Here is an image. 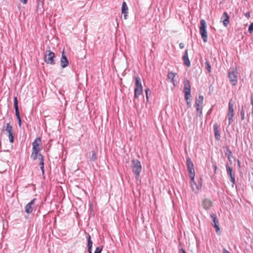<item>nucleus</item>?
Here are the masks:
<instances>
[{
    "label": "nucleus",
    "instance_id": "4c0bfd02",
    "mask_svg": "<svg viewBox=\"0 0 253 253\" xmlns=\"http://www.w3.org/2000/svg\"><path fill=\"white\" fill-rule=\"evenodd\" d=\"M187 101V105L188 107H190L191 106V104L190 101H188V99Z\"/></svg>",
    "mask_w": 253,
    "mask_h": 253
},
{
    "label": "nucleus",
    "instance_id": "c03bdc74",
    "mask_svg": "<svg viewBox=\"0 0 253 253\" xmlns=\"http://www.w3.org/2000/svg\"><path fill=\"white\" fill-rule=\"evenodd\" d=\"M38 0V1H40V0Z\"/></svg>",
    "mask_w": 253,
    "mask_h": 253
},
{
    "label": "nucleus",
    "instance_id": "412c9836",
    "mask_svg": "<svg viewBox=\"0 0 253 253\" xmlns=\"http://www.w3.org/2000/svg\"><path fill=\"white\" fill-rule=\"evenodd\" d=\"M128 7L127 4L125 1H124L122 3V13L124 14L125 19H126L127 14L128 13Z\"/></svg>",
    "mask_w": 253,
    "mask_h": 253
},
{
    "label": "nucleus",
    "instance_id": "4468645a",
    "mask_svg": "<svg viewBox=\"0 0 253 253\" xmlns=\"http://www.w3.org/2000/svg\"><path fill=\"white\" fill-rule=\"evenodd\" d=\"M211 217L212 218V221L214 223L213 227L216 229V232L217 233L219 231L220 228L218 224V221L216 218V215L214 213L211 214Z\"/></svg>",
    "mask_w": 253,
    "mask_h": 253
},
{
    "label": "nucleus",
    "instance_id": "79ce46f5",
    "mask_svg": "<svg viewBox=\"0 0 253 253\" xmlns=\"http://www.w3.org/2000/svg\"><path fill=\"white\" fill-rule=\"evenodd\" d=\"M212 167H213V169H214V171L215 172L216 169H217V166L215 165H213Z\"/></svg>",
    "mask_w": 253,
    "mask_h": 253
},
{
    "label": "nucleus",
    "instance_id": "0eeeda50",
    "mask_svg": "<svg viewBox=\"0 0 253 253\" xmlns=\"http://www.w3.org/2000/svg\"><path fill=\"white\" fill-rule=\"evenodd\" d=\"M184 92L185 93V99L187 100L191 95V85L188 80L184 81Z\"/></svg>",
    "mask_w": 253,
    "mask_h": 253
},
{
    "label": "nucleus",
    "instance_id": "c756f323",
    "mask_svg": "<svg viewBox=\"0 0 253 253\" xmlns=\"http://www.w3.org/2000/svg\"><path fill=\"white\" fill-rule=\"evenodd\" d=\"M8 138L9 139V141L11 143H13L14 141V135L13 132L8 133Z\"/></svg>",
    "mask_w": 253,
    "mask_h": 253
},
{
    "label": "nucleus",
    "instance_id": "aec40b11",
    "mask_svg": "<svg viewBox=\"0 0 253 253\" xmlns=\"http://www.w3.org/2000/svg\"><path fill=\"white\" fill-rule=\"evenodd\" d=\"M86 239L87 241V250L89 253H91L92 242L91 241V236L89 234L86 235Z\"/></svg>",
    "mask_w": 253,
    "mask_h": 253
},
{
    "label": "nucleus",
    "instance_id": "4be33fe9",
    "mask_svg": "<svg viewBox=\"0 0 253 253\" xmlns=\"http://www.w3.org/2000/svg\"><path fill=\"white\" fill-rule=\"evenodd\" d=\"M204 97L202 95H199L198 98L196 100L195 105L196 107H203Z\"/></svg>",
    "mask_w": 253,
    "mask_h": 253
},
{
    "label": "nucleus",
    "instance_id": "473e14b6",
    "mask_svg": "<svg viewBox=\"0 0 253 253\" xmlns=\"http://www.w3.org/2000/svg\"><path fill=\"white\" fill-rule=\"evenodd\" d=\"M253 31V22L251 23L250 25L249 28V31L250 33H252Z\"/></svg>",
    "mask_w": 253,
    "mask_h": 253
},
{
    "label": "nucleus",
    "instance_id": "f3484780",
    "mask_svg": "<svg viewBox=\"0 0 253 253\" xmlns=\"http://www.w3.org/2000/svg\"><path fill=\"white\" fill-rule=\"evenodd\" d=\"M213 131L214 132V136L215 138L217 140H219L220 138V135L219 131L218 130V126L217 124H215L213 125Z\"/></svg>",
    "mask_w": 253,
    "mask_h": 253
},
{
    "label": "nucleus",
    "instance_id": "cd10ccee",
    "mask_svg": "<svg viewBox=\"0 0 253 253\" xmlns=\"http://www.w3.org/2000/svg\"><path fill=\"white\" fill-rule=\"evenodd\" d=\"M202 109L203 107H196L197 114L199 117L202 115Z\"/></svg>",
    "mask_w": 253,
    "mask_h": 253
},
{
    "label": "nucleus",
    "instance_id": "c9c22d12",
    "mask_svg": "<svg viewBox=\"0 0 253 253\" xmlns=\"http://www.w3.org/2000/svg\"><path fill=\"white\" fill-rule=\"evenodd\" d=\"M241 115L242 120H244V112L243 109L241 111Z\"/></svg>",
    "mask_w": 253,
    "mask_h": 253
},
{
    "label": "nucleus",
    "instance_id": "37998d69",
    "mask_svg": "<svg viewBox=\"0 0 253 253\" xmlns=\"http://www.w3.org/2000/svg\"><path fill=\"white\" fill-rule=\"evenodd\" d=\"M181 253H186L185 250L183 249H181L180 250Z\"/></svg>",
    "mask_w": 253,
    "mask_h": 253
},
{
    "label": "nucleus",
    "instance_id": "39448f33",
    "mask_svg": "<svg viewBox=\"0 0 253 253\" xmlns=\"http://www.w3.org/2000/svg\"><path fill=\"white\" fill-rule=\"evenodd\" d=\"M55 56L54 52L51 51L50 50H46L44 55V60L45 63L50 65L55 64Z\"/></svg>",
    "mask_w": 253,
    "mask_h": 253
},
{
    "label": "nucleus",
    "instance_id": "b1692460",
    "mask_svg": "<svg viewBox=\"0 0 253 253\" xmlns=\"http://www.w3.org/2000/svg\"><path fill=\"white\" fill-rule=\"evenodd\" d=\"M39 159L40 160V165L41 166V169H42V172H44V162H43V156L41 154H39Z\"/></svg>",
    "mask_w": 253,
    "mask_h": 253
},
{
    "label": "nucleus",
    "instance_id": "423d86ee",
    "mask_svg": "<svg viewBox=\"0 0 253 253\" xmlns=\"http://www.w3.org/2000/svg\"><path fill=\"white\" fill-rule=\"evenodd\" d=\"M238 73L236 69H231L228 71V77L229 81L232 85L234 86L237 84L238 81Z\"/></svg>",
    "mask_w": 253,
    "mask_h": 253
},
{
    "label": "nucleus",
    "instance_id": "c85d7f7f",
    "mask_svg": "<svg viewBox=\"0 0 253 253\" xmlns=\"http://www.w3.org/2000/svg\"><path fill=\"white\" fill-rule=\"evenodd\" d=\"M206 68L208 71V73H211V67L209 63V62L207 61L205 62Z\"/></svg>",
    "mask_w": 253,
    "mask_h": 253
},
{
    "label": "nucleus",
    "instance_id": "6ab92c4d",
    "mask_svg": "<svg viewBox=\"0 0 253 253\" xmlns=\"http://www.w3.org/2000/svg\"><path fill=\"white\" fill-rule=\"evenodd\" d=\"M190 183H191L192 188L193 190L195 193H197L198 192V191L199 190V189L201 188V186H202L201 179H200V181H199V185H197V184L195 182V183H193V182H192V181L191 180Z\"/></svg>",
    "mask_w": 253,
    "mask_h": 253
},
{
    "label": "nucleus",
    "instance_id": "ea45409f",
    "mask_svg": "<svg viewBox=\"0 0 253 253\" xmlns=\"http://www.w3.org/2000/svg\"><path fill=\"white\" fill-rule=\"evenodd\" d=\"M223 253H230L229 251H228L226 249H223Z\"/></svg>",
    "mask_w": 253,
    "mask_h": 253
},
{
    "label": "nucleus",
    "instance_id": "ddd939ff",
    "mask_svg": "<svg viewBox=\"0 0 253 253\" xmlns=\"http://www.w3.org/2000/svg\"><path fill=\"white\" fill-rule=\"evenodd\" d=\"M61 66L62 68H65L66 67L68 64L69 62L67 58L66 57V55H65L64 51L63 50L62 53V56L61 58Z\"/></svg>",
    "mask_w": 253,
    "mask_h": 253
},
{
    "label": "nucleus",
    "instance_id": "2eb2a0df",
    "mask_svg": "<svg viewBox=\"0 0 253 253\" xmlns=\"http://www.w3.org/2000/svg\"><path fill=\"white\" fill-rule=\"evenodd\" d=\"M182 59L184 62V64L187 67H189L191 65V63L188 57V49H186L184 52V54L182 57Z\"/></svg>",
    "mask_w": 253,
    "mask_h": 253
},
{
    "label": "nucleus",
    "instance_id": "dca6fc26",
    "mask_svg": "<svg viewBox=\"0 0 253 253\" xmlns=\"http://www.w3.org/2000/svg\"><path fill=\"white\" fill-rule=\"evenodd\" d=\"M229 16L226 12H224L221 17V20L225 27H227L229 24Z\"/></svg>",
    "mask_w": 253,
    "mask_h": 253
},
{
    "label": "nucleus",
    "instance_id": "f704fd0d",
    "mask_svg": "<svg viewBox=\"0 0 253 253\" xmlns=\"http://www.w3.org/2000/svg\"><path fill=\"white\" fill-rule=\"evenodd\" d=\"M251 103L253 106V95L252 94L251 96ZM252 113H253V110L252 111Z\"/></svg>",
    "mask_w": 253,
    "mask_h": 253
},
{
    "label": "nucleus",
    "instance_id": "72a5a7b5",
    "mask_svg": "<svg viewBox=\"0 0 253 253\" xmlns=\"http://www.w3.org/2000/svg\"><path fill=\"white\" fill-rule=\"evenodd\" d=\"M149 92H150V93H151V91L149 88H147L146 89H145V93H146V97L147 101L148 100V93Z\"/></svg>",
    "mask_w": 253,
    "mask_h": 253
},
{
    "label": "nucleus",
    "instance_id": "20e7f679",
    "mask_svg": "<svg viewBox=\"0 0 253 253\" xmlns=\"http://www.w3.org/2000/svg\"><path fill=\"white\" fill-rule=\"evenodd\" d=\"M206 28L207 24L206 21L204 19H201L200 21V33L204 42H207L208 41V35Z\"/></svg>",
    "mask_w": 253,
    "mask_h": 253
},
{
    "label": "nucleus",
    "instance_id": "9d476101",
    "mask_svg": "<svg viewBox=\"0 0 253 253\" xmlns=\"http://www.w3.org/2000/svg\"><path fill=\"white\" fill-rule=\"evenodd\" d=\"M233 104L232 102V100H230L228 103V116L229 120V125H230L231 124L232 122L233 121L232 118L233 117Z\"/></svg>",
    "mask_w": 253,
    "mask_h": 253
},
{
    "label": "nucleus",
    "instance_id": "5701e85b",
    "mask_svg": "<svg viewBox=\"0 0 253 253\" xmlns=\"http://www.w3.org/2000/svg\"><path fill=\"white\" fill-rule=\"evenodd\" d=\"M176 75V73H174L172 72H169V73L168 74V78L169 79H171V82L172 83V84L174 85H175L174 79V77H175Z\"/></svg>",
    "mask_w": 253,
    "mask_h": 253
},
{
    "label": "nucleus",
    "instance_id": "f8f14e48",
    "mask_svg": "<svg viewBox=\"0 0 253 253\" xmlns=\"http://www.w3.org/2000/svg\"><path fill=\"white\" fill-rule=\"evenodd\" d=\"M36 200V199L34 198L26 205L25 211L26 213H30L33 211L34 206L35 205V202Z\"/></svg>",
    "mask_w": 253,
    "mask_h": 253
},
{
    "label": "nucleus",
    "instance_id": "f257e3e1",
    "mask_svg": "<svg viewBox=\"0 0 253 253\" xmlns=\"http://www.w3.org/2000/svg\"><path fill=\"white\" fill-rule=\"evenodd\" d=\"M131 169L135 175L136 179H139L140 174L142 170V166L140 162L137 159L131 161Z\"/></svg>",
    "mask_w": 253,
    "mask_h": 253
},
{
    "label": "nucleus",
    "instance_id": "7ed1b4c3",
    "mask_svg": "<svg viewBox=\"0 0 253 253\" xmlns=\"http://www.w3.org/2000/svg\"><path fill=\"white\" fill-rule=\"evenodd\" d=\"M186 164L187 167V170L188 171L189 176L193 182L195 183L194 177H195V170L194 169V165L190 158H186Z\"/></svg>",
    "mask_w": 253,
    "mask_h": 253
},
{
    "label": "nucleus",
    "instance_id": "6e6552de",
    "mask_svg": "<svg viewBox=\"0 0 253 253\" xmlns=\"http://www.w3.org/2000/svg\"><path fill=\"white\" fill-rule=\"evenodd\" d=\"M14 107L15 111V115L16 116V118L18 120V125L19 126H21L22 122L20 116V113L18 109V101L17 99V97L16 96L14 98Z\"/></svg>",
    "mask_w": 253,
    "mask_h": 253
},
{
    "label": "nucleus",
    "instance_id": "58836bf2",
    "mask_svg": "<svg viewBox=\"0 0 253 253\" xmlns=\"http://www.w3.org/2000/svg\"><path fill=\"white\" fill-rule=\"evenodd\" d=\"M245 15L246 17L247 18H249L250 16V12H246L245 14Z\"/></svg>",
    "mask_w": 253,
    "mask_h": 253
},
{
    "label": "nucleus",
    "instance_id": "9b49d317",
    "mask_svg": "<svg viewBox=\"0 0 253 253\" xmlns=\"http://www.w3.org/2000/svg\"><path fill=\"white\" fill-rule=\"evenodd\" d=\"M41 144V139L40 137L37 138L33 142V150L36 151H40L41 150L40 147Z\"/></svg>",
    "mask_w": 253,
    "mask_h": 253
},
{
    "label": "nucleus",
    "instance_id": "2f4dec72",
    "mask_svg": "<svg viewBox=\"0 0 253 253\" xmlns=\"http://www.w3.org/2000/svg\"><path fill=\"white\" fill-rule=\"evenodd\" d=\"M102 250V247L99 246L96 248L94 253H101Z\"/></svg>",
    "mask_w": 253,
    "mask_h": 253
},
{
    "label": "nucleus",
    "instance_id": "a19ab883",
    "mask_svg": "<svg viewBox=\"0 0 253 253\" xmlns=\"http://www.w3.org/2000/svg\"><path fill=\"white\" fill-rule=\"evenodd\" d=\"M21 2L23 3L24 4H26L27 2V0H19Z\"/></svg>",
    "mask_w": 253,
    "mask_h": 253
},
{
    "label": "nucleus",
    "instance_id": "a211bd4d",
    "mask_svg": "<svg viewBox=\"0 0 253 253\" xmlns=\"http://www.w3.org/2000/svg\"><path fill=\"white\" fill-rule=\"evenodd\" d=\"M212 204V202L209 199H205L202 202V205L206 210L209 209L211 207Z\"/></svg>",
    "mask_w": 253,
    "mask_h": 253
},
{
    "label": "nucleus",
    "instance_id": "e433bc0d",
    "mask_svg": "<svg viewBox=\"0 0 253 253\" xmlns=\"http://www.w3.org/2000/svg\"><path fill=\"white\" fill-rule=\"evenodd\" d=\"M179 46L180 48H181V49H183L184 47V44L183 43H182V42L179 43Z\"/></svg>",
    "mask_w": 253,
    "mask_h": 253
},
{
    "label": "nucleus",
    "instance_id": "f03ea898",
    "mask_svg": "<svg viewBox=\"0 0 253 253\" xmlns=\"http://www.w3.org/2000/svg\"><path fill=\"white\" fill-rule=\"evenodd\" d=\"M134 84V98H137L142 94L143 87L141 84L140 78L138 76H135Z\"/></svg>",
    "mask_w": 253,
    "mask_h": 253
},
{
    "label": "nucleus",
    "instance_id": "1a4fd4ad",
    "mask_svg": "<svg viewBox=\"0 0 253 253\" xmlns=\"http://www.w3.org/2000/svg\"><path fill=\"white\" fill-rule=\"evenodd\" d=\"M226 168L227 173L230 178V180L232 182V187H233L234 184H235V173L233 171L232 168L230 167H229L227 164L226 165Z\"/></svg>",
    "mask_w": 253,
    "mask_h": 253
},
{
    "label": "nucleus",
    "instance_id": "a878e982",
    "mask_svg": "<svg viewBox=\"0 0 253 253\" xmlns=\"http://www.w3.org/2000/svg\"><path fill=\"white\" fill-rule=\"evenodd\" d=\"M225 155H227L228 160L230 161L231 158L233 157L232 152L229 150L228 148H227L226 152H225Z\"/></svg>",
    "mask_w": 253,
    "mask_h": 253
},
{
    "label": "nucleus",
    "instance_id": "bb28decb",
    "mask_svg": "<svg viewBox=\"0 0 253 253\" xmlns=\"http://www.w3.org/2000/svg\"><path fill=\"white\" fill-rule=\"evenodd\" d=\"M40 151H34V150H33L32 155H31V158L34 160H36L37 159L38 156L39 155L38 153Z\"/></svg>",
    "mask_w": 253,
    "mask_h": 253
},
{
    "label": "nucleus",
    "instance_id": "7c9ffc66",
    "mask_svg": "<svg viewBox=\"0 0 253 253\" xmlns=\"http://www.w3.org/2000/svg\"><path fill=\"white\" fill-rule=\"evenodd\" d=\"M91 156H90V160L92 161H95L96 160V157L95 153L94 151H92L91 152Z\"/></svg>",
    "mask_w": 253,
    "mask_h": 253
},
{
    "label": "nucleus",
    "instance_id": "393cba45",
    "mask_svg": "<svg viewBox=\"0 0 253 253\" xmlns=\"http://www.w3.org/2000/svg\"><path fill=\"white\" fill-rule=\"evenodd\" d=\"M4 130H5L8 133L13 132L12 126L9 123H7Z\"/></svg>",
    "mask_w": 253,
    "mask_h": 253
}]
</instances>
